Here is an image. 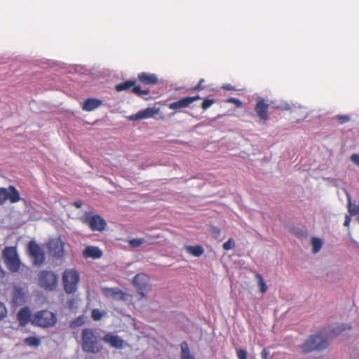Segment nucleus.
I'll list each match as a JSON object with an SVG mask.
<instances>
[{
	"instance_id": "obj_1",
	"label": "nucleus",
	"mask_w": 359,
	"mask_h": 359,
	"mask_svg": "<svg viewBox=\"0 0 359 359\" xmlns=\"http://www.w3.org/2000/svg\"><path fill=\"white\" fill-rule=\"evenodd\" d=\"M99 333L91 328H85L81 332V348L87 353H98L103 346Z\"/></svg>"
},
{
	"instance_id": "obj_2",
	"label": "nucleus",
	"mask_w": 359,
	"mask_h": 359,
	"mask_svg": "<svg viewBox=\"0 0 359 359\" xmlns=\"http://www.w3.org/2000/svg\"><path fill=\"white\" fill-rule=\"evenodd\" d=\"M56 322V315L48 310L39 311L32 317V324L43 328L53 327Z\"/></svg>"
},
{
	"instance_id": "obj_3",
	"label": "nucleus",
	"mask_w": 359,
	"mask_h": 359,
	"mask_svg": "<svg viewBox=\"0 0 359 359\" xmlns=\"http://www.w3.org/2000/svg\"><path fill=\"white\" fill-rule=\"evenodd\" d=\"M62 280L65 292L67 294H73L77 290L80 275L77 270L68 269L65 270Z\"/></svg>"
},
{
	"instance_id": "obj_4",
	"label": "nucleus",
	"mask_w": 359,
	"mask_h": 359,
	"mask_svg": "<svg viewBox=\"0 0 359 359\" xmlns=\"http://www.w3.org/2000/svg\"><path fill=\"white\" fill-rule=\"evenodd\" d=\"M327 337H324L323 332L309 337L302 345L304 352H311L313 350H323L328 346Z\"/></svg>"
},
{
	"instance_id": "obj_5",
	"label": "nucleus",
	"mask_w": 359,
	"mask_h": 359,
	"mask_svg": "<svg viewBox=\"0 0 359 359\" xmlns=\"http://www.w3.org/2000/svg\"><path fill=\"white\" fill-rule=\"evenodd\" d=\"M38 282L45 290L53 291L57 286L58 276L53 271L43 270L39 273Z\"/></svg>"
},
{
	"instance_id": "obj_6",
	"label": "nucleus",
	"mask_w": 359,
	"mask_h": 359,
	"mask_svg": "<svg viewBox=\"0 0 359 359\" xmlns=\"http://www.w3.org/2000/svg\"><path fill=\"white\" fill-rule=\"evenodd\" d=\"M5 264L12 272H17L20 269V261L15 247H6L3 250Z\"/></svg>"
},
{
	"instance_id": "obj_7",
	"label": "nucleus",
	"mask_w": 359,
	"mask_h": 359,
	"mask_svg": "<svg viewBox=\"0 0 359 359\" xmlns=\"http://www.w3.org/2000/svg\"><path fill=\"white\" fill-rule=\"evenodd\" d=\"M133 285L135 287L137 292L142 298H145L151 291L149 277L144 273H139L133 279Z\"/></svg>"
},
{
	"instance_id": "obj_8",
	"label": "nucleus",
	"mask_w": 359,
	"mask_h": 359,
	"mask_svg": "<svg viewBox=\"0 0 359 359\" xmlns=\"http://www.w3.org/2000/svg\"><path fill=\"white\" fill-rule=\"evenodd\" d=\"M65 242L62 240L60 236L50 238L46 244L49 255L57 259L65 257Z\"/></svg>"
},
{
	"instance_id": "obj_9",
	"label": "nucleus",
	"mask_w": 359,
	"mask_h": 359,
	"mask_svg": "<svg viewBox=\"0 0 359 359\" xmlns=\"http://www.w3.org/2000/svg\"><path fill=\"white\" fill-rule=\"evenodd\" d=\"M115 89L118 92L130 90L135 95L144 97L149 94V89H142L140 86L136 85L135 81L128 80L115 86Z\"/></svg>"
},
{
	"instance_id": "obj_10",
	"label": "nucleus",
	"mask_w": 359,
	"mask_h": 359,
	"mask_svg": "<svg viewBox=\"0 0 359 359\" xmlns=\"http://www.w3.org/2000/svg\"><path fill=\"white\" fill-rule=\"evenodd\" d=\"M7 200L12 203H17L20 200L19 191L13 185L9 186L8 189L0 188V205L4 204Z\"/></svg>"
},
{
	"instance_id": "obj_11",
	"label": "nucleus",
	"mask_w": 359,
	"mask_h": 359,
	"mask_svg": "<svg viewBox=\"0 0 359 359\" xmlns=\"http://www.w3.org/2000/svg\"><path fill=\"white\" fill-rule=\"evenodd\" d=\"M82 220L93 231H102L107 225L105 220L98 215H86Z\"/></svg>"
},
{
	"instance_id": "obj_12",
	"label": "nucleus",
	"mask_w": 359,
	"mask_h": 359,
	"mask_svg": "<svg viewBox=\"0 0 359 359\" xmlns=\"http://www.w3.org/2000/svg\"><path fill=\"white\" fill-rule=\"evenodd\" d=\"M29 255L34 259L35 264L40 265L45 260V253L43 249L34 241H30L28 244Z\"/></svg>"
},
{
	"instance_id": "obj_13",
	"label": "nucleus",
	"mask_w": 359,
	"mask_h": 359,
	"mask_svg": "<svg viewBox=\"0 0 359 359\" xmlns=\"http://www.w3.org/2000/svg\"><path fill=\"white\" fill-rule=\"evenodd\" d=\"M159 112L158 108L148 107L138 111L137 114L131 115L129 119L131 121H140L149 118L154 117L156 114Z\"/></svg>"
},
{
	"instance_id": "obj_14",
	"label": "nucleus",
	"mask_w": 359,
	"mask_h": 359,
	"mask_svg": "<svg viewBox=\"0 0 359 359\" xmlns=\"http://www.w3.org/2000/svg\"><path fill=\"white\" fill-rule=\"evenodd\" d=\"M201 97L199 95H196L193 97H183L176 102H172L169 104L168 107L170 109H180L182 108H185L189 107L194 102L200 100Z\"/></svg>"
},
{
	"instance_id": "obj_15",
	"label": "nucleus",
	"mask_w": 359,
	"mask_h": 359,
	"mask_svg": "<svg viewBox=\"0 0 359 359\" xmlns=\"http://www.w3.org/2000/svg\"><path fill=\"white\" fill-rule=\"evenodd\" d=\"M103 292L107 297H111L117 301H126L128 297L130 296L117 287L104 288Z\"/></svg>"
},
{
	"instance_id": "obj_16",
	"label": "nucleus",
	"mask_w": 359,
	"mask_h": 359,
	"mask_svg": "<svg viewBox=\"0 0 359 359\" xmlns=\"http://www.w3.org/2000/svg\"><path fill=\"white\" fill-rule=\"evenodd\" d=\"M269 104L266 103L264 99H261L257 102L255 107V111L257 115L264 121H266L269 118Z\"/></svg>"
},
{
	"instance_id": "obj_17",
	"label": "nucleus",
	"mask_w": 359,
	"mask_h": 359,
	"mask_svg": "<svg viewBox=\"0 0 359 359\" xmlns=\"http://www.w3.org/2000/svg\"><path fill=\"white\" fill-rule=\"evenodd\" d=\"M102 340L116 348H122L124 345V341L121 337L110 333L105 334Z\"/></svg>"
},
{
	"instance_id": "obj_18",
	"label": "nucleus",
	"mask_w": 359,
	"mask_h": 359,
	"mask_svg": "<svg viewBox=\"0 0 359 359\" xmlns=\"http://www.w3.org/2000/svg\"><path fill=\"white\" fill-rule=\"evenodd\" d=\"M31 311L28 307H23L17 314V318L22 326H25L29 321L32 322Z\"/></svg>"
},
{
	"instance_id": "obj_19",
	"label": "nucleus",
	"mask_w": 359,
	"mask_h": 359,
	"mask_svg": "<svg viewBox=\"0 0 359 359\" xmlns=\"http://www.w3.org/2000/svg\"><path fill=\"white\" fill-rule=\"evenodd\" d=\"M84 258L99 259L102 256V250L95 246H87L83 251Z\"/></svg>"
},
{
	"instance_id": "obj_20",
	"label": "nucleus",
	"mask_w": 359,
	"mask_h": 359,
	"mask_svg": "<svg viewBox=\"0 0 359 359\" xmlns=\"http://www.w3.org/2000/svg\"><path fill=\"white\" fill-rule=\"evenodd\" d=\"M137 78L144 85H155L158 83V78L154 74L142 72L138 74Z\"/></svg>"
},
{
	"instance_id": "obj_21",
	"label": "nucleus",
	"mask_w": 359,
	"mask_h": 359,
	"mask_svg": "<svg viewBox=\"0 0 359 359\" xmlns=\"http://www.w3.org/2000/svg\"><path fill=\"white\" fill-rule=\"evenodd\" d=\"M308 116V110L302 106H293V120L296 122L304 120Z\"/></svg>"
},
{
	"instance_id": "obj_22",
	"label": "nucleus",
	"mask_w": 359,
	"mask_h": 359,
	"mask_svg": "<svg viewBox=\"0 0 359 359\" xmlns=\"http://www.w3.org/2000/svg\"><path fill=\"white\" fill-rule=\"evenodd\" d=\"M102 105V101L98 99L88 98L82 105V109L86 111H90Z\"/></svg>"
},
{
	"instance_id": "obj_23",
	"label": "nucleus",
	"mask_w": 359,
	"mask_h": 359,
	"mask_svg": "<svg viewBox=\"0 0 359 359\" xmlns=\"http://www.w3.org/2000/svg\"><path fill=\"white\" fill-rule=\"evenodd\" d=\"M181 359H195L194 356L190 353L187 342L183 341L180 344Z\"/></svg>"
},
{
	"instance_id": "obj_24",
	"label": "nucleus",
	"mask_w": 359,
	"mask_h": 359,
	"mask_svg": "<svg viewBox=\"0 0 359 359\" xmlns=\"http://www.w3.org/2000/svg\"><path fill=\"white\" fill-rule=\"evenodd\" d=\"M186 250L187 252L195 257H200L204 253V250L201 245L187 246Z\"/></svg>"
},
{
	"instance_id": "obj_25",
	"label": "nucleus",
	"mask_w": 359,
	"mask_h": 359,
	"mask_svg": "<svg viewBox=\"0 0 359 359\" xmlns=\"http://www.w3.org/2000/svg\"><path fill=\"white\" fill-rule=\"evenodd\" d=\"M255 278L257 280V285L259 287V291L261 293L264 294L266 292L268 287L266 283H265L262 276L258 273H255Z\"/></svg>"
},
{
	"instance_id": "obj_26",
	"label": "nucleus",
	"mask_w": 359,
	"mask_h": 359,
	"mask_svg": "<svg viewBox=\"0 0 359 359\" xmlns=\"http://www.w3.org/2000/svg\"><path fill=\"white\" fill-rule=\"evenodd\" d=\"M26 345L33 347H37L41 344V339L36 337H28L24 339Z\"/></svg>"
},
{
	"instance_id": "obj_27",
	"label": "nucleus",
	"mask_w": 359,
	"mask_h": 359,
	"mask_svg": "<svg viewBox=\"0 0 359 359\" xmlns=\"http://www.w3.org/2000/svg\"><path fill=\"white\" fill-rule=\"evenodd\" d=\"M312 243V251L313 252H318L321 248H323V241L321 238H312L311 239Z\"/></svg>"
},
{
	"instance_id": "obj_28",
	"label": "nucleus",
	"mask_w": 359,
	"mask_h": 359,
	"mask_svg": "<svg viewBox=\"0 0 359 359\" xmlns=\"http://www.w3.org/2000/svg\"><path fill=\"white\" fill-rule=\"evenodd\" d=\"M85 323V318L83 316H80L74 319L70 324V327L73 329L79 327Z\"/></svg>"
},
{
	"instance_id": "obj_29",
	"label": "nucleus",
	"mask_w": 359,
	"mask_h": 359,
	"mask_svg": "<svg viewBox=\"0 0 359 359\" xmlns=\"http://www.w3.org/2000/svg\"><path fill=\"white\" fill-rule=\"evenodd\" d=\"M348 210L351 215H356V214H358V212H359V208H358L357 206H355V205L352 204L351 199L350 197H348Z\"/></svg>"
},
{
	"instance_id": "obj_30",
	"label": "nucleus",
	"mask_w": 359,
	"mask_h": 359,
	"mask_svg": "<svg viewBox=\"0 0 359 359\" xmlns=\"http://www.w3.org/2000/svg\"><path fill=\"white\" fill-rule=\"evenodd\" d=\"M146 242L144 238H133L129 241V245L133 248L140 247Z\"/></svg>"
},
{
	"instance_id": "obj_31",
	"label": "nucleus",
	"mask_w": 359,
	"mask_h": 359,
	"mask_svg": "<svg viewBox=\"0 0 359 359\" xmlns=\"http://www.w3.org/2000/svg\"><path fill=\"white\" fill-rule=\"evenodd\" d=\"M104 314V313L103 312L100 311L97 309H95L92 311V318L94 320H100L103 317Z\"/></svg>"
},
{
	"instance_id": "obj_32",
	"label": "nucleus",
	"mask_w": 359,
	"mask_h": 359,
	"mask_svg": "<svg viewBox=\"0 0 359 359\" xmlns=\"http://www.w3.org/2000/svg\"><path fill=\"white\" fill-rule=\"evenodd\" d=\"M215 102L213 99H205L201 104V107L203 110H207Z\"/></svg>"
},
{
	"instance_id": "obj_33",
	"label": "nucleus",
	"mask_w": 359,
	"mask_h": 359,
	"mask_svg": "<svg viewBox=\"0 0 359 359\" xmlns=\"http://www.w3.org/2000/svg\"><path fill=\"white\" fill-rule=\"evenodd\" d=\"M222 247L225 250H231L235 247V242L233 238H229L223 244Z\"/></svg>"
},
{
	"instance_id": "obj_34",
	"label": "nucleus",
	"mask_w": 359,
	"mask_h": 359,
	"mask_svg": "<svg viewBox=\"0 0 359 359\" xmlns=\"http://www.w3.org/2000/svg\"><path fill=\"white\" fill-rule=\"evenodd\" d=\"M236 355L238 359H248V353L242 348L236 349Z\"/></svg>"
},
{
	"instance_id": "obj_35",
	"label": "nucleus",
	"mask_w": 359,
	"mask_h": 359,
	"mask_svg": "<svg viewBox=\"0 0 359 359\" xmlns=\"http://www.w3.org/2000/svg\"><path fill=\"white\" fill-rule=\"evenodd\" d=\"M23 299V294L20 290H17L15 294H14L13 301L18 304L22 302Z\"/></svg>"
},
{
	"instance_id": "obj_36",
	"label": "nucleus",
	"mask_w": 359,
	"mask_h": 359,
	"mask_svg": "<svg viewBox=\"0 0 359 359\" xmlns=\"http://www.w3.org/2000/svg\"><path fill=\"white\" fill-rule=\"evenodd\" d=\"M7 315V309L4 304L0 302V321Z\"/></svg>"
},
{
	"instance_id": "obj_37",
	"label": "nucleus",
	"mask_w": 359,
	"mask_h": 359,
	"mask_svg": "<svg viewBox=\"0 0 359 359\" xmlns=\"http://www.w3.org/2000/svg\"><path fill=\"white\" fill-rule=\"evenodd\" d=\"M226 102L228 103H233L237 107H241V105H242V102L241 100H239L237 98H235V97H230L229 99L226 100Z\"/></svg>"
},
{
	"instance_id": "obj_38",
	"label": "nucleus",
	"mask_w": 359,
	"mask_h": 359,
	"mask_svg": "<svg viewBox=\"0 0 359 359\" xmlns=\"http://www.w3.org/2000/svg\"><path fill=\"white\" fill-rule=\"evenodd\" d=\"M346 329L345 325H342L341 326L337 327L334 328V330L331 332L329 334H331L332 336H335V334H339L340 332H343Z\"/></svg>"
},
{
	"instance_id": "obj_39",
	"label": "nucleus",
	"mask_w": 359,
	"mask_h": 359,
	"mask_svg": "<svg viewBox=\"0 0 359 359\" xmlns=\"http://www.w3.org/2000/svg\"><path fill=\"white\" fill-rule=\"evenodd\" d=\"M204 82H205V79H201L199 80L198 83L196 86H194L192 88V90H200L203 89L204 87L203 86V84Z\"/></svg>"
},
{
	"instance_id": "obj_40",
	"label": "nucleus",
	"mask_w": 359,
	"mask_h": 359,
	"mask_svg": "<svg viewBox=\"0 0 359 359\" xmlns=\"http://www.w3.org/2000/svg\"><path fill=\"white\" fill-rule=\"evenodd\" d=\"M335 118L339 120L340 123L348 122L350 120L349 116H337Z\"/></svg>"
},
{
	"instance_id": "obj_41",
	"label": "nucleus",
	"mask_w": 359,
	"mask_h": 359,
	"mask_svg": "<svg viewBox=\"0 0 359 359\" xmlns=\"http://www.w3.org/2000/svg\"><path fill=\"white\" fill-rule=\"evenodd\" d=\"M269 351L264 348L261 352V356L262 359H270L269 358Z\"/></svg>"
},
{
	"instance_id": "obj_42",
	"label": "nucleus",
	"mask_w": 359,
	"mask_h": 359,
	"mask_svg": "<svg viewBox=\"0 0 359 359\" xmlns=\"http://www.w3.org/2000/svg\"><path fill=\"white\" fill-rule=\"evenodd\" d=\"M351 160L358 166H359V154H353L351 156Z\"/></svg>"
},
{
	"instance_id": "obj_43",
	"label": "nucleus",
	"mask_w": 359,
	"mask_h": 359,
	"mask_svg": "<svg viewBox=\"0 0 359 359\" xmlns=\"http://www.w3.org/2000/svg\"><path fill=\"white\" fill-rule=\"evenodd\" d=\"M161 238V236L159 235H157V236H147V241L151 243V244H153L154 243V241Z\"/></svg>"
},
{
	"instance_id": "obj_44",
	"label": "nucleus",
	"mask_w": 359,
	"mask_h": 359,
	"mask_svg": "<svg viewBox=\"0 0 359 359\" xmlns=\"http://www.w3.org/2000/svg\"><path fill=\"white\" fill-rule=\"evenodd\" d=\"M351 222V215H346L345 216V219L344 221V225H345V226H349Z\"/></svg>"
},
{
	"instance_id": "obj_45",
	"label": "nucleus",
	"mask_w": 359,
	"mask_h": 359,
	"mask_svg": "<svg viewBox=\"0 0 359 359\" xmlns=\"http://www.w3.org/2000/svg\"><path fill=\"white\" fill-rule=\"evenodd\" d=\"M222 88L227 90H235V88L229 83L224 85Z\"/></svg>"
},
{
	"instance_id": "obj_46",
	"label": "nucleus",
	"mask_w": 359,
	"mask_h": 359,
	"mask_svg": "<svg viewBox=\"0 0 359 359\" xmlns=\"http://www.w3.org/2000/svg\"><path fill=\"white\" fill-rule=\"evenodd\" d=\"M76 303L75 300L74 299H72L71 301H69L68 302L69 304V307L70 309L73 310L74 309V304Z\"/></svg>"
},
{
	"instance_id": "obj_47",
	"label": "nucleus",
	"mask_w": 359,
	"mask_h": 359,
	"mask_svg": "<svg viewBox=\"0 0 359 359\" xmlns=\"http://www.w3.org/2000/svg\"><path fill=\"white\" fill-rule=\"evenodd\" d=\"M74 205L76 208H80L82 206V203L81 201H75Z\"/></svg>"
}]
</instances>
